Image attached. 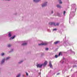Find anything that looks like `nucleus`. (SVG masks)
<instances>
[{"label": "nucleus", "mask_w": 77, "mask_h": 77, "mask_svg": "<svg viewBox=\"0 0 77 77\" xmlns=\"http://www.w3.org/2000/svg\"><path fill=\"white\" fill-rule=\"evenodd\" d=\"M50 25H54V26H59V23H57V24L56 25V23L54 22H51L49 23Z\"/></svg>", "instance_id": "nucleus-1"}, {"label": "nucleus", "mask_w": 77, "mask_h": 77, "mask_svg": "<svg viewBox=\"0 0 77 77\" xmlns=\"http://www.w3.org/2000/svg\"><path fill=\"white\" fill-rule=\"evenodd\" d=\"M47 44H48V43H42L40 44H38V45H47Z\"/></svg>", "instance_id": "nucleus-2"}, {"label": "nucleus", "mask_w": 77, "mask_h": 77, "mask_svg": "<svg viewBox=\"0 0 77 77\" xmlns=\"http://www.w3.org/2000/svg\"><path fill=\"white\" fill-rule=\"evenodd\" d=\"M47 64V61H45L44 63L42 64V66H43L44 67L46 66Z\"/></svg>", "instance_id": "nucleus-3"}, {"label": "nucleus", "mask_w": 77, "mask_h": 77, "mask_svg": "<svg viewBox=\"0 0 77 77\" xmlns=\"http://www.w3.org/2000/svg\"><path fill=\"white\" fill-rule=\"evenodd\" d=\"M42 64H38L37 65V68H42Z\"/></svg>", "instance_id": "nucleus-4"}, {"label": "nucleus", "mask_w": 77, "mask_h": 77, "mask_svg": "<svg viewBox=\"0 0 77 77\" xmlns=\"http://www.w3.org/2000/svg\"><path fill=\"white\" fill-rule=\"evenodd\" d=\"M47 2L45 3L43 5H42V7H44L45 6H46L47 5Z\"/></svg>", "instance_id": "nucleus-5"}, {"label": "nucleus", "mask_w": 77, "mask_h": 77, "mask_svg": "<svg viewBox=\"0 0 77 77\" xmlns=\"http://www.w3.org/2000/svg\"><path fill=\"white\" fill-rule=\"evenodd\" d=\"M59 41H57L56 42H54V44H58V43H59Z\"/></svg>", "instance_id": "nucleus-6"}, {"label": "nucleus", "mask_w": 77, "mask_h": 77, "mask_svg": "<svg viewBox=\"0 0 77 77\" xmlns=\"http://www.w3.org/2000/svg\"><path fill=\"white\" fill-rule=\"evenodd\" d=\"M5 62V59H3L1 62V63L2 64Z\"/></svg>", "instance_id": "nucleus-7"}, {"label": "nucleus", "mask_w": 77, "mask_h": 77, "mask_svg": "<svg viewBox=\"0 0 77 77\" xmlns=\"http://www.w3.org/2000/svg\"><path fill=\"white\" fill-rule=\"evenodd\" d=\"M27 43H24L22 45H27Z\"/></svg>", "instance_id": "nucleus-8"}, {"label": "nucleus", "mask_w": 77, "mask_h": 77, "mask_svg": "<svg viewBox=\"0 0 77 77\" xmlns=\"http://www.w3.org/2000/svg\"><path fill=\"white\" fill-rule=\"evenodd\" d=\"M15 36H14L11 37L10 39H14V38H15Z\"/></svg>", "instance_id": "nucleus-9"}, {"label": "nucleus", "mask_w": 77, "mask_h": 77, "mask_svg": "<svg viewBox=\"0 0 77 77\" xmlns=\"http://www.w3.org/2000/svg\"><path fill=\"white\" fill-rule=\"evenodd\" d=\"M57 7L59 8H61V6L59 5H57Z\"/></svg>", "instance_id": "nucleus-10"}, {"label": "nucleus", "mask_w": 77, "mask_h": 77, "mask_svg": "<svg viewBox=\"0 0 77 77\" xmlns=\"http://www.w3.org/2000/svg\"><path fill=\"white\" fill-rule=\"evenodd\" d=\"M8 36H9V37H11V33L9 32V34H8Z\"/></svg>", "instance_id": "nucleus-11"}, {"label": "nucleus", "mask_w": 77, "mask_h": 77, "mask_svg": "<svg viewBox=\"0 0 77 77\" xmlns=\"http://www.w3.org/2000/svg\"><path fill=\"white\" fill-rule=\"evenodd\" d=\"M49 66H50L51 67V68H52V67H53V66H52V65L51 64H49Z\"/></svg>", "instance_id": "nucleus-12"}, {"label": "nucleus", "mask_w": 77, "mask_h": 77, "mask_svg": "<svg viewBox=\"0 0 77 77\" xmlns=\"http://www.w3.org/2000/svg\"><path fill=\"white\" fill-rule=\"evenodd\" d=\"M59 3L60 4H62V2L61 1V0L59 1Z\"/></svg>", "instance_id": "nucleus-13"}, {"label": "nucleus", "mask_w": 77, "mask_h": 77, "mask_svg": "<svg viewBox=\"0 0 77 77\" xmlns=\"http://www.w3.org/2000/svg\"><path fill=\"white\" fill-rule=\"evenodd\" d=\"M9 58H10V57H8L6 58V60H8V59H9Z\"/></svg>", "instance_id": "nucleus-14"}, {"label": "nucleus", "mask_w": 77, "mask_h": 77, "mask_svg": "<svg viewBox=\"0 0 77 77\" xmlns=\"http://www.w3.org/2000/svg\"><path fill=\"white\" fill-rule=\"evenodd\" d=\"M20 74H18L16 77H20Z\"/></svg>", "instance_id": "nucleus-15"}, {"label": "nucleus", "mask_w": 77, "mask_h": 77, "mask_svg": "<svg viewBox=\"0 0 77 77\" xmlns=\"http://www.w3.org/2000/svg\"><path fill=\"white\" fill-rule=\"evenodd\" d=\"M57 57H58V56H57V55H55V57H56V58H57Z\"/></svg>", "instance_id": "nucleus-16"}, {"label": "nucleus", "mask_w": 77, "mask_h": 77, "mask_svg": "<svg viewBox=\"0 0 77 77\" xmlns=\"http://www.w3.org/2000/svg\"><path fill=\"white\" fill-rule=\"evenodd\" d=\"M11 46V45H9L8 46V47H10Z\"/></svg>", "instance_id": "nucleus-17"}, {"label": "nucleus", "mask_w": 77, "mask_h": 77, "mask_svg": "<svg viewBox=\"0 0 77 77\" xmlns=\"http://www.w3.org/2000/svg\"><path fill=\"white\" fill-rule=\"evenodd\" d=\"M4 54H4V53H2L1 54L2 56H4Z\"/></svg>", "instance_id": "nucleus-18"}, {"label": "nucleus", "mask_w": 77, "mask_h": 77, "mask_svg": "<svg viewBox=\"0 0 77 77\" xmlns=\"http://www.w3.org/2000/svg\"><path fill=\"white\" fill-rule=\"evenodd\" d=\"M66 13V11H64L63 12V14L64 15H65V14Z\"/></svg>", "instance_id": "nucleus-19"}, {"label": "nucleus", "mask_w": 77, "mask_h": 77, "mask_svg": "<svg viewBox=\"0 0 77 77\" xmlns=\"http://www.w3.org/2000/svg\"><path fill=\"white\" fill-rule=\"evenodd\" d=\"M57 30V29H56V28H55V29H53V31H54V30Z\"/></svg>", "instance_id": "nucleus-20"}, {"label": "nucleus", "mask_w": 77, "mask_h": 77, "mask_svg": "<svg viewBox=\"0 0 77 77\" xmlns=\"http://www.w3.org/2000/svg\"><path fill=\"white\" fill-rule=\"evenodd\" d=\"M60 54H61V52H60L59 54V56H60Z\"/></svg>", "instance_id": "nucleus-21"}, {"label": "nucleus", "mask_w": 77, "mask_h": 77, "mask_svg": "<svg viewBox=\"0 0 77 77\" xmlns=\"http://www.w3.org/2000/svg\"><path fill=\"white\" fill-rule=\"evenodd\" d=\"M26 75H29L28 74V73H27V72H26Z\"/></svg>", "instance_id": "nucleus-22"}, {"label": "nucleus", "mask_w": 77, "mask_h": 77, "mask_svg": "<svg viewBox=\"0 0 77 77\" xmlns=\"http://www.w3.org/2000/svg\"><path fill=\"white\" fill-rule=\"evenodd\" d=\"M45 49L46 50H48V48H46Z\"/></svg>", "instance_id": "nucleus-23"}, {"label": "nucleus", "mask_w": 77, "mask_h": 77, "mask_svg": "<svg viewBox=\"0 0 77 77\" xmlns=\"http://www.w3.org/2000/svg\"><path fill=\"white\" fill-rule=\"evenodd\" d=\"M21 62H23V61H21L20 62H19V63H21Z\"/></svg>", "instance_id": "nucleus-24"}, {"label": "nucleus", "mask_w": 77, "mask_h": 77, "mask_svg": "<svg viewBox=\"0 0 77 77\" xmlns=\"http://www.w3.org/2000/svg\"><path fill=\"white\" fill-rule=\"evenodd\" d=\"M59 74H60V73H57V75H59Z\"/></svg>", "instance_id": "nucleus-25"}, {"label": "nucleus", "mask_w": 77, "mask_h": 77, "mask_svg": "<svg viewBox=\"0 0 77 77\" xmlns=\"http://www.w3.org/2000/svg\"><path fill=\"white\" fill-rule=\"evenodd\" d=\"M49 64H51V61H50Z\"/></svg>", "instance_id": "nucleus-26"}, {"label": "nucleus", "mask_w": 77, "mask_h": 77, "mask_svg": "<svg viewBox=\"0 0 77 77\" xmlns=\"http://www.w3.org/2000/svg\"><path fill=\"white\" fill-rule=\"evenodd\" d=\"M53 11H52V14H53Z\"/></svg>", "instance_id": "nucleus-27"}, {"label": "nucleus", "mask_w": 77, "mask_h": 77, "mask_svg": "<svg viewBox=\"0 0 77 77\" xmlns=\"http://www.w3.org/2000/svg\"><path fill=\"white\" fill-rule=\"evenodd\" d=\"M8 0L9 1V0Z\"/></svg>", "instance_id": "nucleus-28"}]
</instances>
